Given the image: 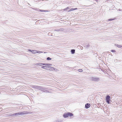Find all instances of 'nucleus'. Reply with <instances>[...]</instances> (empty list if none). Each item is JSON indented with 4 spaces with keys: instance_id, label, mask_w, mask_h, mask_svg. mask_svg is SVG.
Instances as JSON below:
<instances>
[{
    "instance_id": "5701e85b",
    "label": "nucleus",
    "mask_w": 122,
    "mask_h": 122,
    "mask_svg": "<svg viewBox=\"0 0 122 122\" xmlns=\"http://www.w3.org/2000/svg\"><path fill=\"white\" fill-rule=\"evenodd\" d=\"M55 30V31H57V32H61L59 31V30L58 29H57V30Z\"/></svg>"
},
{
    "instance_id": "1a4fd4ad",
    "label": "nucleus",
    "mask_w": 122,
    "mask_h": 122,
    "mask_svg": "<svg viewBox=\"0 0 122 122\" xmlns=\"http://www.w3.org/2000/svg\"><path fill=\"white\" fill-rule=\"evenodd\" d=\"M68 116L70 117H71L73 115V114L70 112H68Z\"/></svg>"
},
{
    "instance_id": "9b49d317",
    "label": "nucleus",
    "mask_w": 122,
    "mask_h": 122,
    "mask_svg": "<svg viewBox=\"0 0 122 122\" xmlns=\"http://www.w3.org/2000/svg\"><path fill=\"white\" fill-rule=\"evenodd\" d=\"M40 86H36L34 87V88L36 89L40 90Z\"/></svg>"
},
{
    "instance_id": "4be33fe9",
    "label": "nucleus",
    "mask_w": 122,
    "mask_h": 122,
    "mask_svg": "<svg viewBox=\"0 0 122 122\" xmlns=\"http://www.w3.org/2000/svg\"><path fill=\"white\" fill-rule=\"evenodd\" d=\"M42 52H43L42 51H37V53H42Z\"/></svg>"
},
{
    "instance_id": "7ed1b4c3",
    "label": "nucleus",
    "mask_w": 122,
    "mask_h": 122,
    "mask_svg": "<svg viewBox=\"0 0 122 122\" xmlns=\"http://www.w3.org/2000/svg\"><path fill=\"white\" fill-rule=\"evenodd\" d=\"M110 97L108 95L107 96L106 98V102L108 104L110 103Z\"/></svg>"
},
{
    "instance_id": "4468645a",
    "label": "nucleus",
    "mask_w": 122,
    "mask_h": 122,
    "mask_svg": "<svg viewBox=\"0 0 122 122\" xmlns=\"http://www.w3.org/2000/svg\"><path fill=\"white\" fill-rule=\"evenodd\" d=\"M41 68L46 69L47 68H48V67H46V66H41Z\"/></svg>"
},
{
    "instance_id": "412c9836",
    "label": "nucleus",
    "mask_w": 122,
    "mask_h": 122,
    "mask_svg": "<svg viewBox=\"0 0 122 122\" xmlns=\"http://www.w3.org/2000/svg\"><path fill=\"white\" fill-rule=\"evenodd\" d=\"M40 11L41 12H44L45 11V10H40Z\"/></svg>"
},
{
    "instance_id": "c85d7f7f",
    "label": "nucleus",
    "mask_w": 122,
    "mask_h": 122,
    "mask_svg": "<svg viewBox=\"0 0 122 122\" xmlns=\"http://www.w3.org/2000/svg\"><path fill=\"white\" fill-rule=\"evenodd\" d=\"M28 51H30V52H32V50H30V49H29V50H28Z\"/></svg>"
},
{
    "instance_id": "f8f14e48",
    "label": "nucleus",
    "mask_w": 122,
    "mask_h": 122,
    "mask_svg": "<svg viewBox=\"0 0 122 122\" xmlns=\"http://www.w3.org/2000/svg\"><path fill=\"white\" fill-rule=\"evenodd\" d=\"M58 30L60 32L62 31H63L64 30V29L63 28H61L58 29Z\"/></svg>"
},
{
    "instance_id": "a211bd4d",
    "label": "nucleus",
    "mask_w": 122,
    "mask_h": 122,
    "mask_svg": "<svg viewBox=\"0 0 122 122\" xmlns=\"http://www.w3.org/2000/svg\"><path fill=\"white\" fill-rule=\"evenodd\" d=\"M83 70L82 69H79L78 70V71L80 72H81Z\"/></svg>"
},
{
    "instance_id": "dca6fc26",
    "label": "nucleus",
    "mask_w": 122,
    "mask_h": 122,
    "mask_svg": "<svg viewBox=\"0 0 122 122\" xmlns=\"http://www.w3.org/2000/svg\"><path fill=\"white\" fill-rule=\"evenodd\" d=\"M42 65H44L45 66H46V67H48V64H46V63H42Z\"/></svg>"
},
{
    "instance_id": "cd10ccee",
    "label": "nucleus",
    "mask_w": 122,
    "mask_h": 122,
    "mask_svg": "<svg viewBox=\"0 0 122 122\" xmlns=\"http://www.w3.org/2000/svg\"><path fill=\"white\" fill-rule=\"evenodd\" d=\"M68 8H69L68 7H67L66 8L64 9V10H66L67 9H68Z\"/></svg>"
},
{
    "instance_id": "0eeeda50",
    "label": "nucleus",
    "mask_w": 122,
    "mask_h": 122,
    "mask_svg": "<svg viewBox=\"0 0 122 122\" xmlns=\"http://www.w3.org/2000/svg\"><path fill=\"white\" fill-rule=\"evenodd\" d=\"M40 90L41 91L45 90V88H44V87L41 86H40Z\"/></svg>"
},
{
    "instance_id": "aec40b11",
    "label": "nucleus",
    "mask_w": 122,
    "mask_h": 122,
    "mask_svg": "<svg viewBox=\"0 0 122 122\" xmlns=\"http://www.w3.org/2000/svg\"><path fill=\"white\" fill-rule=\"evenodd\" d=\"M51 58H50L49 57H48L47 58V60H51Z\"/></svg>"
},
{
    "instance_id": "423d86ee",
    "label": "nucleus",
    "mask_w": 122,
    "mask_h": 122,
    "mask_svg": "<svg viewBox=\"0 0 122 122\" xmlns=\"http://www.w3.org/2000/svg\"><path fill=\"white\" fill-rule=\"evenodd\" d=\"M68 113H65L63 115V117L64 118H66L68 117Z\"/></svg>"
},
{
    "instance_id": "f03ea898",
    "label": "nucleus",
    "mask_w": 122,
    "mask_h": 122,
    "mask_svg": "<svg viewBox=\"0 0 122 122\" xmlns=\"http://www.w3.org/2000/svg\"><path fill=\"white\" fill-rule=\"evenodd\" d=\"M91 80L93 81L96 82H98L100 80V79L99 78L97 77H92Z\"/></svg>"
},
{
    "instance_id": "a878e982",
    "label": "nucleus",
    "mask_w": 122,
    "mask_h": 122,
    "mask_svg": "<svg viewBox=\"0 0 122 122\" xmlns=\"http://www.w3.org/2000/svg\"><path fill=\"white\" fill-rule=\"evenodd\" d=\"M114 20V19H108V20L109 21H111L113 20Z\"/></svg>"
},
{
    "instance_id": "6ab92c4d",
    "label": "nucleus",
    "mask_w": 122,
    "mask_h": 122,
    "mask_svg": "<svg viewBox=\"0 0 122 122\" xmlns=\"http://www.w3.org/2000/svg\"><path fill=\"white\" fill-rule=\"evenodd\" d=\"M52 65L51 64H48V65H47L48 68V67H51L50 66H51Z\"/></svg>"
},
{
    "instance_id": "bb28decb",
    "label": "nucleus",
    "mask_w": 122,
    "mask_h": 122,
    "mask_svg": "<svg viewBox=\"0 0 122 122\" xmlns=\"http://www.w3.org/2000/svg\"><path fill=\"white\" fill-rule=\"evenodd\" d=\"M11 116H12L14 117L15 116V113L13 114L12 115H11Z\"/></svg>"
},
{
    "instance_id": "9d476101",
    "label": "nucleus",
    "mask_w": 122,
    "mask_h": 122,
    "mask_svg": "<svg viewBox=\"0 0 122 122\" xmlns=\"http://www.w3.org/2000/svg\"><path fill=\"white\" fill-rule=\"evenodd\" d=\"M75 50L74 49H72L71 50V52L72 54H74L75 53Z\"/></svg>"
},
{
    "instance_id": "39448f33",
    "label": "nucleus",
    "mask_w": 122,
    "mask_h": 122,
    "mask_svg": "<svg viewBox=\"0 0 122 122\" xmlns=\"http://www.w3.org/2000/svg\"><path fill=\"white\" fill-rule=\"evenodd\" d=\"M48 69L50 70H55V69L53 67H49L48 68Z\"/></svg>"
},
{
    "instance_id": "c756f323",
    "label": "nucleus",
    "mask_w": 122,
    "mask_h": 122,
    "mask_svg": "<svg viewBox=\"0 0 122 122\" xmlns=\"http://www.w3.org/2000/svg\"><path fill=\"white\" fill-rule=\"evenodd\" d=\"M74 9V10H76L77 9V8H75V9Z\"/></svg>"
},
{
    "instance_id": "b1692460",
    "label": "nucleus",
    "mask_w": 122,
    "mask_h": 122,
    "mask_svg": "<svg viewBox=\"0 0 122 122\" xmlns=\"http://www.w3.org/2000/svg\"><path fill=\"white\" fill-rule=\"evenodd\" d=\"M115 50H111V52H115Z\"/></svg>"
},
{
    "instance_id": "393cba45",
    "label": "nucleus",
    "mask_w": 122,
    "mask_h": 122,
    "mask_svg": "<svg viewBox=\"0 0 122 122\" xmlns=\"http://www.w3.org/2000/svg\"><path fill=\"white\" fill-rule=\"evenodd\" d=\"M74 10V9L73 8H72L71 9H70V10H69L68 11L69 12V11H72V10Z\"/></svg>"
},
{
    "instance_id": "2eb2a0df",
    "label": "nucleus",
    "mask_w": 122,
    "mask_h": 122,
    "mask_svg": "<svg viewBox=\"0 0 122 122\" xmlns=\"http://www.w3.org/2000/svg\"><path fill=\"white\" fill-rule=\"evenodd\" d=\"M117 47L118 48H121L122 49V46H121L119 45H117Z\"/></svg>"
},
{
    "instance_id": "6e6552de",
    "label": "nucleus",
    "mask_w": 122,
    "mask_h": 122,
    "mask_svg": "<svg viewBox=\"0 0 122 122\" xmlns=\"http://www.w3.org/2000/svg\"><path fill=\"white\" fill-rule=\"evenodd\" d=\"M32 53L33 54H35L37 52V51L36 50H32Z\"/></svg>"
},
{
    "instance_id": "f257e3e1",
    "label": "nucleus",
    "mask_w": 122,
    "mask_h": 122,
    "mask_svg": "<svg viewBox=\"0 0 122 122\" xmlns=\"http://www.w3.org/2000/svg\"><path fill=\"white\" fill-rule=\"evenodd\" d=\"M28 113V112L27 111H23L22 112L15 113V116H17L18 115H24Z\"/></svg>"
},
{
    "instance_id": "ddd939ff",
    "label": "nucleus",
    "mask_w": 122,
    "mask_h": 122,
    "mask_svg": "<svg viewBox=\"0 0 122 122\" xmlns=\"http://www.w3.org/2000/svg\"><path fill=\"white\" fill-rule=\"evenodd\" d=\"M42 63H38L36 64V65H39V66H42Z\"/></svg>"
},
{
    "instance_id": "20e7f679",
    "label": "nucleus",
    "mask_w": 122,
    "mask_h": 122,
    "mask_svg": "<svg viewBox=\"0 0 122 122\" xmlns=\"http://www.w3.org/2000/svg\"><path fill=\"white\" fill-rule=\"evenodd\" d=\"M90 105L89 103H87L85 104V107L87 109L89 108L90 106Z\"/></svg>"
},
{
    "instance_id": "f3484780",
    "label": "nucleus",
    "mask_w": 122,
    "mask_h": 122,
    "mask_svg": "<svg viewBox=\"0 0 122 122\" xmlns=\"http://www.w3.org/2000/svg\"><path fill=\"white\" fill-rule=\"evenodd\" d=\"M45 90H43V92H48V91L47 90H45Z\"/></svg>"
}]
</instances>
